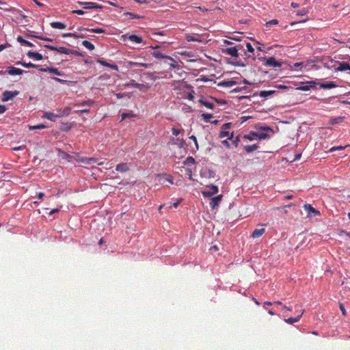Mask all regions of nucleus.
Here are the masks:
<instances>
[{
    "mask_svg": "<svg viewBox=\"0 0 350 350\" xmlns=\"http://www.w3.org/2000/svg\"><path fill=\"white\" fill-rule=\"evenodd\" d=\"M49 73H52V74H54L55 75H57V76H64V73L58 70V69L55 68H50L49 67Z\"/></svg>",
    "mask_w": 350,
    "mask_h": 350,
    "instance_id": "29",
    "label": "nucleus"
},
{
    "mask_svg": "<svg viewBox=\"0 0 350 350\" xmlns=\"http://www.w3.org/2000/svg\"><path fill=\"white\" fill-rule=\"evenodd\" d=\"M277 92L275 90H263L260 92V96L262 98H268L275 94Z\"/></svg>",
    "mask_w": 350,
    "mask_h": 350,
    "instance_id": "18",
    "label": "nucleus"
},
{
    "mask_svg": "<svg viewBox=\"0 0 350 350\" xmlns=\"http://www.w3.org/2000/svg\"><path fill=\"white\" fill-rule=\"evenodd\" d=\"M195 163V159L192 157H189L184 161V164L186 165H191Z\"/></svg>",
    "mask_w": 350,
    "mask_h": 350,
    "instance_id": "37",
    "label": "nucleus"
},
{
    "mask_svg": "<svg viewBox=\"0 0 350 350\" xmlns=\"http://www.w3.org/2000/svg\"><path fill=\"white\" fill-rule=\"evenodd\" d=\"M236 84V82L234 81H226L223 82V85L227 88H232Z\"/></svg>",
    "mask_w": 350,
    "mask_h": 350,
    "instance_id": "41",
    "label": "nucleus"
},
{
    "mask_svg": "<svg viewBox=\"0 0 350 350\" xmlns=\"http://www.w3.org/2000/svg\"><path fill=\"white\" fill-rule=\"evenodd\" d=\"M259 146L258 144H253V145H247L244 146V149L247 152H252L254 150H256L258 149Z\"/></svg>",
    "mask_w": 350,
    "mask_h": 350,
    "instance_id": "26",
    "label": "nucleus"
},
{
    "mask_svg": "<svg viewBox=\"0 0 350 350\" xmlns=\"http://www.w3.org/2000/svg\"><path fill=\"white\" fill-rule=\"evenodd\" d=\"M202 117L206 122H210V120L213 118V115L211 113H202Z\"/></svg>",
    "mask_w": 350,
    "mask_h": 350,
    "instance_id": "39",
    "label": "nucleus"
},
{
    "mask_svg": "<svg viewBox=\"0 0 350 350\" xmlns=\"http://www.w3.org/2000/svg\"><path fill=\"white\" fill-rule=\"evenodd\" d=\"M244 139H248L250 141H253L254 139H258V138L256 137L255 132H250L248 135H245L243 136Z\"/></svg>",
    "mask_w": 350,
    "mask_h": 350,
    "instance_id": "35",
    "label": "nucleus"
},
{
    "mask_svg": "<svg viewBox=\"0 0 350 350\" xmlns=\"http://www.w3.org/2000/svg\"><path fill=\"white\" fill-rule=\"evenodd\" d=\"M52 79H53L54 81H57V82H59V83H65V82H66V81H65V80L57 78V77H53Z\"/></svg>",
    "mask_w": 350,
    "mask_h": 350,
    "instance_id": "61",
    "label": "nucleus"
},
{
    "mask_svg": "<svg viewBox=\"0 0 350 350\" xmlns=\"http://www.w3.org/2000/svg\"><path fill=\"white\" fill-rule=\"evenodd\" d=\"M126 14L129 15L130 18H132V19H135V18L139 19L142 18V16H140L137 14H135L134 13H132V12H128Z\"/></svg>",
    "mask_w": 350,
    "mask_h": 350,
    "instance_id": "47",
    "label": "nucleus"
},
{
    "mask_svg": "<svg viewBox=\"0 0 350 350\" xmlns=\"http://www.w3.org/2000/svg\"><path fill=\"white\" fill-rule=\"evenodd\" d=\"M59 53H63L66 55H69L73 53L71 49H67L64 46L57 47V51Z\"/></svg>",
    "mask_w": 350,
    "mask_h": 350,
    "instance_id": "24",
    "label": "nucleus"
},
{
    "mask_svg": "<svg viewBox=\"0 0 350 350\" xmlns=\"http://www.w3.org/2000/svg\"><path fill=\"white\" fill-rule=\"evenodd\" d=\"M125 96H126V94H125V93H117V94H116V97H117V98H118V99L122 98H124Z\"/></svg>",
    "mask_w": 350,
    "mask_h": 350,
    "instance_id": "56",
    "label": "nucleus"
},
{
    "mask_svg": "<svg viewBox=\"0 0 350 350\" xmlns=\"http://www.w3.org/2000/svg\"><path fill=\"white\" fill-rule=\"evenodd\" d=\"M27 55L29 58H32V59H34L36 60H41L43 58L42 55L41 54H40L39 53L33 52V51H28L27 53Z\"/></svg>",
    "mask_w": 350,
    "mask_h": 350,
    "instance_id": "14",
    "label": "nucleus"
},
{
    "mask_svg": "<svg viewBox=\"0 0 350 350\" xmlns=\"http://www.w3.org/2000/svg\"><path fill=\"white\" fill-rule=\"evenodd\" d=\"M304 311L301 312L297 317H291L287 319H285V322L288 324H293L294 323H297L299 321L301 317L302 316Z\"/></svg>",
    "mask_w": 350,
    "mask_h": 350,
    "instance_id": "21",
    "label": "nucleus"
},
{
    "mask_svg": "<svg viewBox=\"0 0 350 350\" xmlns=\"http://www.w3.org/2000/svg\"><path fill=\"white\" fill-rule=\"evenodd\" d=\"M304 208L307 212L308 217H315L320 215V211L314 208L310 204H305Z\"/></svg>",
    "mask_w": 350,
    "mask_h": 350,
    "instance_id": "7",
    "label": "nucleus"
},
{
    "mask_svg": "<svg viewBox=\"0 0 350 350\" xmlns=\"http://www.w3.org/2000/svg\"><path fill=\"white\" fill-rule=\"evenodd\" d=\"M181 199H179L178 200H177L176 202H174L173 204H172V206L174 207V208H177L178 206L180 204V202H181Z\"/></svg>",
    "mask_w": 350,
    "mask_h": 350,
    "instance_id": "63",
    "label": "nucleus"
},
{
    "mask_svg": "<svg viewBox=\"0 0 350 350\" xmlns=\"http://www.w3.org/2000/svg\"><path fill=\"white\" fill-rule=\"evenodd\" d=\"M16 64L17 65H21L22 66H23L25 68H38L39 66L38 65L32 64L31 62L25 63V62H17Z\"/></svg>",
    "mask_w": 350,
    "mask_h": 350,
    "instance_id": "27",
    "label": "nucleus"
},
{
    "mask_svg": "<svg viewBox=\"0 0 350 350\" xmlns=\"http://www.w3.org/2000/svg\"><path fill=\"white\" fill-rule=\"evenodd\" d=\"M59 113H58V116L59 117H64V116H68L70 111H71V108L69 107H65L63 110H59Z\"/></svg>",
    "mask_w": 350,
    "mask_h": 350,
    "instance_id": "25",
    "label": "nucleus"
},
{
    "mask_svg": "<svg viewBox=\"0 0 350 350\" xmlns=\"http://www.w3.org/2000/svg\"><path fill=\"white\" fill-rule=\"evenodd\" d=\"M135 117V114L133 113H122L121 114L122 120H125L127 118H133Z\"/></svg>",
    "mask_w": 350,
    "mask_h": 350,
    "instance_id": "38",
    "label": "nucleus"
},
{
    "mask_svg": "<svg viewBox=\"0 0 350 350\" xmlns=\"http://www.w3.org/2000/svg\"><path fill=\"white\" fill-rule=\"evenodd\" d=\"M308 14V10L306 8H302L297 11V15L298 16H305Z\"/></svg>",
    "mask_w": 350,
    "mask_h": 350,
    "instance_id": "45",
    "label": "nucleus"
},
{
    "mask_svg": "<svg viewBox=\"0 0 350 350\" xmlns=\"http://www.w3.org/2000/svg\"><path fill=\"white\" fill-rule=\"evenodd\" d=\"M273 130L269 126H261L256 132L255 135L258 139H265L270 137Z\"/></svg>",
    "mask_w": 350,
    "mask_h": 350,
    "instance_id": "2",
    "label": "nucleus"
},
{
    "mask_svg": "<svg viewBox=\"0 0 350 350\" xmlns=\"http://www.w3.org/2000/svg\"><path fill=\"white\" fill-rule=\"evenodd\" d=\"M320 88L323 89H332L336 88L337 85L334 81H328L326 83H320Z\"/></svg>",
    "mask_w": 350,
    "mask_h": 350,
    "instance_id": "17",
    "label": "nucleus"
},
{
    "mask_svg": "<svg viewBox=\"0 0 350 350\" xmlns=\"http://www.w3.org/2000/svg\"><path fill=\"white\" fill-rule=\"evenodd\" d=\"M129 164L127 163H121L116 165V170L120 172H126L129 170Z\"/></svg>",
    "mask_w": 350,
    "mask_h": 350,
    "instance_id": "12",
    "label": "nucleus"
},
{
    "mask_svg": "<svg viewBox=\"0 0 350 350\" xmlns=\"http://www.w3.org/2000/svg\"><path fill=\"white\" fill-rule=\"evenodd\" d=\"M77 3L86 10L101 9L103 8L102 5L94 2L78 1Z\"/></svg>",
    "mask_w": 350,
    "mask_h": 350,
    "instance_id": "8",
    "label": "nucleus"
},
{
    "mask_svg": "<svg viewBox=\"0 0 350 350\" xmlns=\"http://www.w3.org/2000/svg\"><path fill=\"white\" fill-rule=\"evenodd\" d=\"M338 71H347L350 70V64L345 62H342L339 63L338 67L336 68Z\"/></svg>",
    "mask_w": 350,
    "mask_h": 350,
    "instance_id": "15",
    "label": "nucleus"
},
{
    "mask_svg": "<svg viewBox=\"0 0 350 350\" xmlns=\"http://www.w3.org/2000/svg\"><path fill=\"white\" fill-rule=\"evenodd\" d=\"M27 36L28 38H31V37H33V38H37L38 39H40V40H46V41H52V40L51 38H42L41 36H31V35H27Z\"/></svg>",
    "mask_w": 350,
    "mask_h": 350,
    "instance_id": "49",
    "label": "nucleus"
},
{
    "mask_svg": "<svg viewBox=\"0 0 350 350\" xmlns=\"http://www.w3.org/2000/svg\"><path fill=\"white\" fill-rule=\"evenodd\" d=\"M44 46L51 51H57V46H51V45H45Z\"/></svg>",
    "mask_w": 350,
    "mask_h": 350,
    "instance_id": "58",
    "label": "nucleus"
},
{
    "mask_svg": "<svg viewBox=\"0 0 350 350\" xmlns=\"http://www.w3.org/2000/svg\"><path fill=\"white\" fill-rule=\"evenodd\" d=\"M96 62L98 63H99L100 64H101L102 66H106V67H109L111 69L113 70H118V67L116 64H111L108 62H107L105 60H104L103 58H98Z\"/></svg>",
    "mask_w": 350,
    "mask_h": 350,
    "instance_id": "11",
    "label": "nucleus"
},
{
    "mask_svg": "<svg viewBox=\"0 0 350 350\" xmlns=\"http://www.w3.org/2000/svg\"><path fill=\"white\" fill-rule=\"evenodd\" d=\"M96 159L95 158H89V157H85V159L83 160V163L86 164V165H92V164H94L96 163Z\"/></svg>",
    "mask_w": 350,
    "mask_h": 350,
    "instance_id": "34",
    "label": "nucleus"
},
{
    "mask_svg": "<svg viewBox=\"0 0 350 350\" xmlns=\"http://www.w3.org/2000/svg\"><path fill=\"white\" fill-rule=\"evenodd\" d=\"M122 38L124 41H126L127 40L136 43V44H140L143 42V39L141 36H137V35H129V34H124L122 36Z\"/></svg>",
    "mask_w": 350,
    "mask_h": 350,
    "instance_id": "6",
    "label": "nucleus"
},
{
    "mask_svg": "<svg viewBox=\"0 0 350 350\" xmlns=\"http://www.w3.org/2000/svg\"><path fill=\"white\" fill-rule=\"evenodd\" d=\"M183 132H184L183 129H176V128L172 129V133L175 136H178L179 134H180Z\"/></svg>",
    "mask_w": 350,
    "mask_h": 350,
    "instance_id": "44",
    "label": "nucleus"
},
{
    "mask_svg": "<svg viewBox=\"0 0 350 350\" xmlns=\"http://www.w3.org/2000/svg\"><path fill=\"white\" fill-rule=\"evenodd\" d=\"M19 92L17 90L15 91H5L2 94L1 100L3 102H7L9 100H12L15 96L18 95Z\"/></svg>",
    "mask_w": 350,
    "mask_h": 350,
    "instance_id": "5",
    "label": "nucleus"
},
{
    "mask_svg": "<svg viewBox=\"0 0 350 350\" xmlns=\"http://www.w3.org/2000/svg\"><path fill=\"white\" fill-rule=\"evenodd\" d=\"M221 198H222L221 195H219L217 196L212 198L211 200V202H210V206L212 208H214L215 206H218L221 200Z\"/></svg>",
    "mask_w": 350,
    "mask_h": 350,
    "instance_id": "13",
    "label": "nucleus"
},
{
    "mask_svg": "<svg viewBox=\"0 0 350 350\" xmlns=\"http://www.w3.org/2000/svg\"><path fill=\"white\" fill-rule=\"evenodd\" d=\"M340 310L342 312V314L343 316L346 315V310L345 308V306L342 304H340Z\"/></svg>",
    "mask_w": 350,
    "mask_h": 350,
    "instance_id": "55",
    "label": "nucleus"
},
{
    "mask_svg": "<svg viewBox=\"0 0 350 350\" xmlns=\"http://www.w3.org/2000/svg\"><path fill=\"white\" fill-rule=\"evenodd\" d=\"M85 29L86 30V29ZM87 30L90 32L96 33H101L105 32V30L101 28H92L90 29H87Z\"/></svg>",
    "mask_w": 350,
    "mask_h": 350,
    "instance_id": "42",
    "label": "nucleus"
},
{
    "mask_svg": "<svg viewBox=\"0 0 350 350\" xmlns=\"http://www.w3.org/2000/svg\"><path fill=\"white\" fill-rule=\"evenodd\" d=\"M189 139H191L194 142L196 150H198L199 147H198V144L197 142V138L196 137V136L191 135V137H189Z\"/></svg>",
    "mask_w": 350,
    "mask_h": 350,
    "instance_id": "52",
    "label": "nucleus"
},
{
    "mask_svg": "<svg viewBox=\"0 0 350 350\" xmlns=\"http://www.w3.org/2000/svg\"><path fill=\"white\" fill-rule=\"evenodd\" d=\"M240 142V135H237L235 139L232 141V144L235 147L239 146V143Z\"/></svg>",
    "mask_w": 350,
    "mask_h": 350,
    "instance_id": "51",
    "label": "nucleus"
},
{
    "mask_svg": "<svg viewBox=\"0 0 350 350\" xmlns=\"http://www.w3.org/2000/svg\"><path fill=\"white\" fill-rule=\"evenodd\" d=\"M260 60L263 63L265 66L271 68H280L282 65V62L277 60L273 57H262L260 58Z\"/></svg>",
    "mask_w": 350,
    "mask_h": 350,
    "instance_id": "1",
    "label": "nucleus"
},
{
    "mask_svg": "<svg viewBox=\"0 0 350 350\" xmlns=\"http://www.w3.org/2000/svg\"><path fill=\"white\" fill-rule=\"evenodd\" d=\"M265 228L255 229L252 234V237L254 239L258 238L260 236H262L265 233Z\"/></svg>",
    "mask_w": 350,
    "mask_h": 350,
    "instance_id": "20",
    "label": "nucleus"
},
{
    "mask_svg": "<svg viewBox=\"0 0 350 350\" xmlns=\"http://www.w3.org/2000/svg\"><path fill=\"white\" fill-rule=\"evenodd\" d=\"M278 24V21L277 19H273L266 23L265 25L267 27H270L272 25H275Z\"/></svg>",
    "mask_w": 350,
    "mask_h": 350,
    "instance_id": "43",
    "label": "nucleus"
},
{
    "mask_svg": "<svg viewBox=\"0 0 350 350\" xmlns=\"http://www.w3.org/2000/svg\"><path fill=\"white\" fill-rule=\"evenodd\" d=\"M72 13L78 14V15H83L85 14V12L82 10H73Z\"/></svg>",
    "mask_w": 350,
    "mask_h": 350,
    "instance_id": "53",
    "label": "nucleus"
},
{
    "mask_svg": "<svg viewBox=\"0 0 350 350\" xmlns=\"http://www.w3.org/2000/svg\"><path fill=\"white\" fill-rule=\"evenodd\" d=\"M64 37H76L75 34L72 33H64L63 35Z\"/></svg>",
    "mask_w": 350,
    "mask_h": 350,
    "instance_id": "64",
    "label": "nucleus"
},
{
    "mask_svg": "<svg viewBox=\"0 0 350 350\" xmlns=\"http://www.w3.org/2000/svg\"><path fill=\"white\" fill-rule=\"evenodd\" d=\"M208 189L205 190L202 192V194L204 197H211L217 193H218L219 189L217 186L211 185L208 186Z\"/></svg>",
    "mask_w": 350,
    "mask_h": 350,
    "instance_id": "9",
    "label": "nucleus"
},
{
    "mask_svg": "<svg viewBox=\"0 0 350 350\" xmlns=\"http://www.w3.org/2000/svg\"><path fill=\"white\" fill-rule=\"evenodd\" d=\"M230 126V123H225L222 126V129L224 131L226 129H228Z\"/></svg>",
    "mask_w": 350,
    "mask_h": 350,
    "instance_id": "59",
    "label": "nucleus"
},
{
    "mask_svg": "<svg viewBox=\"0 0 350 350\" xmlns=\"http://www.w3.org/2000/svg\"><path fill=\"white\" fill-rule=\"evenodd\" d=\"M152 55L155 57L156 59H171L170 57H169L168 55H164L163 53H162L161 52H159V51H154L152 53Z\"/></svg>",
    "mask_w": 350,
    "mask_h": 350,
    "instance_id": "19",
    "label": "nucleus"
},
{
    "mask_svg": "<svg viewBox=\"0 0 350 350\" xmlns=\"http://www.w3.org/2000/svg\"><path fill=\"white\" fill-rule=\"evenodd\" d=\"M82 45L90 51L94 49V45L88 40H83L82 42Z\"/></svg>",
    "mask_w": 350,
    "mask_h": 350,
    "instance_id": "31",
    "label": "nucleus"
},
{
    "mask_svg": "<svg viewBox=\"0 0 350 350\" xmlns=\"http://www.w3.org/2000/svg\"><path fill=\"white\" fill-rule=\"evenodd\" d=\"M229 136V132L228 131H224L222 130L220 133H219V137L220 138H224L225 137H228Z\"/></svg>",
    "mask_w": 350,
    "mask_h": 350,
    "instance_id": "50",
    "label": "nucleus"
},
{
    "mask_svg": "<svg viewBox=\"0 0 350 350\" xmlns=\"http://www.w3.org/2000/svg\"><path fill=\"white\" fill-rule=\"evenodd\" d=\"M26 148V146L25 145H23V146H18V147H14L12 149L14 150V151H18V150H23L24 149Z\"/></svg>",
    "mask_w": 350,
    "mask_h": 350,
    "instance_id": "54",
    "label": "nucleus"
},
{
    "mask_svg": "<svg viewBox=\"0 0 350 350\" xmlns=\"http://www.w3.org/2000/svg\"><path fill=\"white\" fill-rule=\"evenodd\" d=\"M51 27L54 29H64L66 27V25L61 22H52L51 23Z\"/></svg>",
    "mask_w": 350,
    "mask_h": 350,
    "instance_id": "22",
    "label": "nucleus"
},
{
    "mask_svg": "<svg viewBox=\"0 0 350 350\" xmlns=\"http://www.w3.org/2000/svg\"><path fill=\"white\" fill-rule=\"evenodd\" d=\"M24 72V70L14 66H9L7 70V73L10 75H22Z\"/></svg>",
    "mask_w": 350,
    "mask_h": 350,
    "instance_id": "10",
    "label": "nucleus"
},
{
    "mask_svg": "<svg viewBox=\"0 0 350 350\" xmlns=\"http://www.w3.org/2000/svg\"><path fill=\"white\" fill-rule=\"evenodd\" d=\"M17 41L20 42L22 45H26L30 47L33 46V44L31 42L23 39L22 36H18Z\"/></svg>",
    "mask_w": 350,
    "mask_h": 350,
    "instance_id": "28",
    "label": "nucleus"
},
{
    "mask_svg": "<svg viewBox=\"0 0 350 350\" xmlns=\"http://www.w3.org/2000/svg\"><path fill=\"white\" fill-rule=\"evenodd\" d=\"M199 102L206 107L210 109H213L215 107V104L206 100L200 99Z\"/></svg>",
    "mask_w": 350,
    "mask_h": 350,
    "instance_id": "23",
    "label": "nucleus"
},
{
    "mask_svg": "<svg viewBox=\"0 0 350 350\" xmlns=\"http://www.w3.org/2000/svg\"><path fill=\"white\" fill-rule=\"evenodd\" d=\"M245 46H246L247 51H249L250 53H254V49L250 43L247 42L245 44Z\"/></svg>",
    "mask_w": 350,
    "mask_h": 350,
    "instance_id": "48",
    "label": "nucleus"
},
{
    "mask_svg": "<svg viewBox=\"0 0 350 350\" xmlns=\"http://www.w3.org/2000/svg\"><path fill=\"white\" fill-rule=\"evenodd\" d=\"M7 110V108L5 105H0V114L3 113Z\"/></svg>",
    "mask_w": 350,
    "mask_h": 350,
    "instance_id": "57",
    "label": "nucleus"
},
{
    "mask_svg": "<svg viewBox=\"0 0 350 350\" xmlns=\"http://www.w3.org/2000/svg\"><path fill=\"white\" fill-rule=\"evenodd\" d=\"M172 143L175 145H177L179 148H182V147H183L185 142H184L183 139L177 137V138L173 139Z\"/></svg>",
    "mask_w": 350,
    "mask_h": 350,
    "instance_id": "32",
    "label": "nucleus"
},
{
    "mask_svg": "<svg viewBox=\"0 0 350 350\" xmlns=\"http://www.w3.org/2000/svg\"><path fill=\"white\" fill-rule=\"evenodd\" d=\"M76 112H80V113H89L90 112V110L88 109H79L77 110Z\"/></svg>",
    "mask_w": 350,
    "mask_h": 350,
    "instance_id": "62",
    "label": "nucleus"
},
{
    "mask_svg": "<svg viewBox=\"0 0 350 350\" xmlns=\"http://www.w3.org/2000/svg\"><path fill=\"white\" fill-rule=\"evenodd\" d=\"M43 118H46L51 121L55 122L57 118H59L58 114H55L54 113L47 111L45 112L43 115Z\"/></svg>",
    "mask_w": 350,
    "mask_h": 350,
    "instance_id": "16",
    "label": "nucleus"
},
{
    "mask_svg": "<svg viewBox=\"0 0 350 350\" xmlns=\"http://www.w3.org/2000/svg\"><path fill=\"white\" fill-rule=\"evenodd\" d=\"M243 46L241 45V44H239V45H237L234 47H230V48H227L226 49H224L223 50V52L226 54V55H228L230 56H231L232 57H239V50L243 49Z\"/></svg>",
    "mask_w": 350,
    "mask_h": 350,
    "instance_id": "3",
    "label": "nucleus"
},
{
    "mask_svg": "<svg viewBox=\"0 0 350 350\" xmlns=\"http://www.w3.org/2000/svg\"><path fill=\"white\" fill-rule=\"evenodd\" d=\"M232 134L231 135L230 137H228V139L223 140L222 142H221L222 144L224 146H225L226 148H230V144L228 142V139H232Z\"/></svg>",
    "mask_w": 350,
    "mask_h": 350,
    "instance_id": "46",
    "label": "nucleus"
},
{
    "mask_svg": "<svg viewBox=\"0 0 350 350\" xmlns=\"http://www.w3.org/2000/svg\"><path fill=\"white\" fill-rule=\"evenodd\" d=\"M85 159V157H79L78 156L77 158L75 159L76 161H79V162H81V163H83V160Z\"/></svg>",
    "mask_w": 350,
    "mask_h": 350,
    "instance_id": "60",
    "label": "nucleus"
},
{
    "mask_svg": "<svg viewBox=\"0 0 350 350\" xmlns=\"http://www.w3.org/2000/svg\"><path fill=\"white\" fill-rule=\"evenodd\" d=\"M44 128H46V126L44 124H42L35 125V126H29V129L31 130V131L35 130V129H44Z\"/></svg>",
    "mask_w": 350,
    "mask_h": 350,
    "instance_id": "40",
    "label": "nucleus"
},
{
    "mask_svg": "<svg viewBox=\"0 0 350 350\" xmlns=\"http://www.w3.org/2000/svg\"><path fill=\"white\" fill-rule=\"evenodd\" d=\"M126 86H131L142 90V87H144V85L143 84H140L135 82L134 80H132L131 81H130V83L126 84Z\"/></svg>",
    "mask_w": 350,
    "mask_h": 350,
    "instance_id": "30",
    "label": "nucleus"
},
{
    "mask_svg": "<svg viewBox=\"0 0 350 350\" xmlns=\"http://www.w3.org/2000/svg\"><path fill=\"white\" fill-rule=\"evenodd\" d=\"M317 83L314 81L300 82V85L296 89L301 91H308L310 88H314Z\"/></svg>",
    "mask_w": 350,
    "mask_h": 350,
    "instance_id": "4",
    "label": "nucleus"
},
{
    "mask_svg": "<svg viewBox=\"0 0 350 350\" xmlns=\"http://www.w3.org/2000/svg\"><path fill=\"white\" fill-rule=\"evenodd\" d=\"M93 104H94V101L89 100H87V101L82 102V103H81L79 104H77V105H76V106L77 107H84V106L90 107Z\"/></svg>",
    "mask_w": 350,
    "mask_h": 350,
    "instance_id": "36",
    "label": "nucleus"
},
{
    "mask_svg": "<svg viewBox=\"0 0 350 350\" xmlns=\"http://www.w3.org/2000/svg\"><path fill=\"white\" fill-rule=\"evenodd\" d=\"M61 157H62V159H66L69 162L72 161V158H73L72 156L70 155L69 154H68L64 151H61Z\"/></svg>",
    "mask_w": 350,
    "mask_h": 350,
    "instance_id": "33",
    "label": "nucleus"
}]
</instances>
